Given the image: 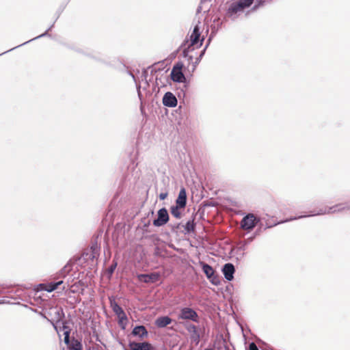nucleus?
Listing matches in <instances>:
<instances>
[{"label": "nucleus", "instance_id": "a878e982", "mask_svg": "<svg viewBox=\"0 0 350 350\" xmlns=\"http://www.w3.org/2000/svg\"><path fill=\"white\" fill-rule=\"evenodd\" d=\"M167 194L166 193H161L159 195V198L161 200H165L167 198Z\"/></svg>", "mask_w": 350, "mask_h": 350}, {"label": "nucleus", "instance_id": "1a4fd4ad", "mask_svg": "<svg viewBox=\"0 0 350 350\" xmlns=\"http://www.w3.org/2000/svg\"><path fill=\"white\" fill-rule=\"evenodd\" d=\"M201 264L203 272L205 273L206 277L210 280V281L213 284H217L218 283V279L214 275L215 271L213 267L208 265V264L204 262H202Z\"/></svg>", "mask_w": 350, "mask_h": 350}, {"label": "nucleus", "instance_id": "5701e85b", "mask_svg": "<svg viewBox=\"0 0 350 350\" xmlns=\"http://www.w3.org/2000/svg\"><path fill=\"white\" fill-rule=\"evenodd\" d=\"M117 267V262H113L108 269V272L111 275Z\"/></svg>", "mask_w": 350, "mask_h": 350}, {"label": "nucleus", "instance_id": "dca6fc26", "mask_svg": "<svg viewBox=\"0 0 350 350\" xmlns=\"http://www.w3.org/2000/svg\"><path fill=\"white\" fill-rule=\"evenodd\" d=\"M172 319L167 316L161 317L156 319L155 325L158 327H165V326L170 325L172 323Z\"/></svg>", "mask_w": 350, "mask_h": 350}, {"label": "nucleus", "instance_id": "0eeeda50", "mask_svg": "<svg viewBox=\"0 0 350 350\" xmlns=\"http://www.w3.org/2000/svg\"><path fill=\"white\" fill-rule=\"evenodd\" d=\"M257 223L256 217L253 214H248L241 222V227L245 230H252Z\"/></svg>", "mask_w": 350, "mask_h": 350}, {"label": "nucleus", "instance_id": "2eb2a0df", "mask_svg": "<svg viewBox=\"0 0 350 350\" xmlns=\"http://www.w3.org/2000/svg\"><path fill=\"white\" fill-rule=\"evenodd\" d=\"M62 283H63V281L61 280V281H59L57 282H51V283H49L47 284H40V286H42V290L46 291L49 293H51V292L55 291V289H57V287L59 285H61Z\"/></svg>", "mask_w": 350, "mask_h": 350}, {"label": "nucleus", "instance_id": "2f4dec72", "mask_svg": "<svg viewBox=\"0 0 350 350\" xmlns=\"http://www.w3.org/2000/svg\"><path fill=\"white\" fill-rule=\"evenodd\" d=\"M32 40H33V38H31V39H30V40H29L26 41V42H25L23 44H26V43H28V42H31V41H32Z\"/></svg>", "mask_w": 350, "mask_h": 350}, {"label": "nucleus", "instance_id": "c85d7f7f", "mask_svg": "<svg viewBox=\"0 0 350 350\" xmlns=\"http://www.w3.org/2000/svg\"><path fill=\"white\" fill-rule=\"evenodd\" d=\"M137 92H138V96L139 98H141V93H140V91H139V88L137 87Z\"/></svg>", "mask_w": 350, "mask_h": 350}, {"label": "nucleus", "instance_id": "f3484780", "mask_svg": "<svg viewBox=\"0 0 350 350\" xmlns=\"http://www.w3.org/2000/svg\"><path fill=\"white\" fill-rule=\"evenodd\" d=\"M132 334L134 336H139L142 338L148 335V332L143 325L136 326L132 331Z\"/></svg>", "mask_w": 350, "mask_h": 350}, {"label": "nucleus", "instance_id": "423d86ee", "mask_svg": "<svg viewBox=\"0 0 350 350\" xmlns=\"http://www.w3.org/2000/svg\"><path fill=\"white\" fill-rule=\"evenodd\" d=\"M169 220V215L165 208H162L158 211L157 219L153 221V225L154 226H162L165 225Z\"/></svg>", "mask_w": 350, "mask_h": 350}, {"label": "nucleus", "instance_id": "39448f33", "mask_svg": "<svg viewBox=\"0 0 350 350\" xmlns=\"http://www.w3.org/2000/svg\"><path fill=\"white\" fill-rule=\"evenodd\" d=\"M182 64H177L175 65L171 72L172 79L178 83H182L185 81V77L182 72Z\"/></svg>", "mask_w": 350, "mask_h": 350}, {"label": "nucleus", "instance_id": "393cba45", "mask_svg": "<svg viewBox=\"0 0 350 350\" xmlns=\"http://www.w3.org/2000/svg\"><path fill=\"white\" fill-rule=\"evenodd\" d=\"M249 350H258V349L255 343L252 342L249 345Z\"/></svg>", "mask_w": 350, "mask_h": 350}, {"label": "nucleus", "instance_id": "c9c22d12", "mask_svg": "<svg viewBox=\"0 0 350 350\" xmlns=\"http://www.w3.org/2000/svg\"><path fill=\"white\" fill-rule=\"evenodd\" d=\"M125 350H128V349H125Z\"/></svg>", "mask_w": 350, "mask_h": 350}, {"label": "nucleus", "instance_id": "bb28decb", "mask_svg": "<svg viewBox=\"0 0 350 350\" xmlns=\"http://www.w3.org/2000/svg\"><path fill=\"white\" fill-rule=\"evenodd\" d=\"M58 323H59V322H57V323H56V324H54L53 323H52V324H53V327H54L55 329L57 332H59L58 325H57Z\"/></svg>", "mask_w": 350, "mask_h": 350}, {"label": "nucleus", "instance_id": "9d476101", "mask_svg": "<svg viewBox=\"0 0 350 350\" xmlns=\"http://www.w3.org/2000/svg\"><path fill=\"white\" fill-rule=\"evenodd\" d=\"M163 103L166 107H174L177 105V99L172 92H168L163 96Z\"/></svg>", "mask_w": 350, "mask_h": 350}, {"label": "nucleus", "instance_id": "6ab92c4d", "mask_svg": "<svg viewBox=\"0 0 350 350\" xmlns=\"http://www.w3.org/2000/svg\"><path fill=\"white\" fill-rule=\"evenodd\" d=\"M180 208H181L178 206H172L170 208V212L172 216L177 219H180L181 217V213L180 211Z\"/></svg>", "mask_w": 350, "mask_h": 350}, {"label": "nucleus", "instance_id": "4468645a", "mask_svg": "<svg viewBox=\"0 0 350 350\" xmlns=\"http://www.w3.org/2000/svg\"><path fill=\"white\" fill-rule=\"evenodd\" d=\"M187 203V196L184 189H181L179 192L178 198L176 200V205L180 208H185Z\"/></svg>", "mask_w": 350, "mask_h": 350}, {"label": "nucleus", "instance_id": "7ed1b4c3", "mask_svg": "<svg viewBox=\"0 0 350 350\" xmlns=\"http://www.w3.org/2000/svg\"><path fill=\"white\" fill-rule=\"evenodd\" d=\"M113 311L118 318V324L120 327L124 329L127 325V317L122 308L116 303L111 304Z\"/></svg>", "mask_w": 350, "mask_h": 350}, {"label": "nucleus", "instance_id": "ddd939ff", "mask_svg": "<svg viewBox=\"0 0 350 350\" xmlns=\"http://www.w3.org/2000/svg\"><path fill=\"white\" fill-rule=\"evenodd\" d=\"M234 271H235L234 267L231 263H227V264L224 265V266L222 269V271L224 275V277L228 281H231L233 279V278H234L233 275L234 273Z\"/></svg>", "mask_w": 350, "mask_h": 350}, {"label": "nucleus", "instance_id": "c756f323", "mask_svg": "<svg viewBox=\"0 0 350 350\" xmlns=\"http://www.w3.org/2000/svg\"><path fill=\"white\" fill-rule=\"evenodd\" d=\"M46 34V32H45L44 33H42V35H40V36H38V37H36V38H40V37H42V36H45ZM34 39H36V38H35Z\"/></svg>", "mask_w": 350, "mask_h": 350}, {"label": "nucleus", "instance_id": "f8f14e48", "mask_svg": "<svg viewBox=\"0 0 350 350\" xmlns=\"http://www.w3.org/2000/svg\"><path fill=\"white\" fill-rule=\"evenodd\" d=\"M160 274L159 273H152L150 274H140L138 275L139 281L146 283L155 282L159 280Z\"/></svg>", "mask_w": 350, "mask_h": 350}, {"label": "nucleus", "instance_id": "4be33fe9", "mask_svg": "<svg viewBox=\"0 0 350 350\" xmlns=\"http://www.w3.org/2000/svg\"><path fill=\"white\" fill-rule=\"evenodd\" d=\"M185 229L187 232L193 231L194 230L193 221H188L185 225Z\"/></svg>", "mask_w": 350, "mask_h": 350}, {"label": "nucleus", "instance_id": "412c9836", "mask_svg": "<svg viewBox=\"0 0 350 350\" xmlns=\"http://www.w3.org/2000/svg\"><path fill=\"white\" fill-rule=\"evenodd\" d=\"M62 329L64 331V342L67 345L69 344L70 340H69V334H70V330L68 329L67 326L62 323Z\"/></svg>", "mask_w": 350, "mask_h": 350}, {"label": "nucleus", "instance_id": "f03ea898", "mask_svg": "<svg viewBox=\"0 0 350 350\" xmlns=\"http://www.w3.org/2000/svg\"><path fill=\"white\" fill-rule=\"evenodd\" d=\"M254 0H238L231 3L228 8V13L232 16L242 12L245 8L250 7Z\"/></svg>", "mask_w": 350, "mask_h": 350}, {"label": "nucleus", "instance_id": "f704fd0d", "mask_svg": "<svg viewBox=\"0 0 350 350\" xmlns=\"http://www.w3.org/2000/svg\"><path fill=\"white\" fill-rule=\"evenodd\" d=\"M32 40H33V38H31V39H30V40H29L26 41V42H25L23 44H26V43H28V42H31V41H32Z\"/></svg>", "mask_w": 350, "mask_h": 350}, {"label": "nucleus", "instance_id": "6e6552de", "mask_svg": "<svg viewBox=\"0 0 350 350\" xmlns=\"http://www.w3.org/2000/svg\"><path fill=\"white\" fill-rule=\"evenodd\" d=\"M185 328L190 334L191 340L196 344L200 342V335L197 327L193 324L187 323L185 325Z\"/></svg>", "mask_w": 350, "mask_h": 350}, {"label": "nucleus", "instance_id": "a211bd4d", "mask_svg": "<svg viewBox=\"0 0 350 350\" xmlns=\"http://www.w3.org/2000/svg\"><path fill=\"white\" fill-rule=\"evenodd\" d=\"M344 208H345V207L343 206H342L341 204H339V205L331 206L327 210L321 211V213H317V215L334 213L336 212H339V211L343 210ZM312 215H316V214H313Z\"/></svg>", "mask_w": 350, "mask_h": 350}, {"label": "nucleus", "instance_id": "9b49d317", "mask_svg": "<svg viewBox=\"0 0 350 350\" xmlns=\"http://www.w3.org/2000/svg\"><path fill=\"white\" fill-rule=\"evenodd\" d=\"M129 347L131 350H152L153 347L151 344L144 342H130L129 344Z\"/></svg>", "mask_w": 350, "mask_h": 350}, {"label": "nucleus", "instance_id": "aec40b11", "mask_svg": "<svg viewBox=\"0 0 350 350\" xmlns=\"http://www.w3.org/2000/svg\"><path fill=\"white\" fill-rule=\"evenodd\" d=\"M69 349L70 350H82V345L78 340H72L70 344Z\"/></svg>", "mask_w": 350, "mask_h": 350}, {"label": "nucleus", "instance_id": "20e7f679", "mask_svg": "<svg viewBox=\"0 0 350 350\" xmlns=\"http://www.w3.org/2000/svg\"><path fill=\"white\" fill-rule=\"evenodd\" d=\"M178 319L183 320H191L194 322H198V315L197 312L190 308H183L180 310Z\"/></svg>", "mask_w": 350, "mask_h": 350}, {"label": "nucleus", "instance_id": "7c9ffc66", "mask_svg": "<svg viewBox=\"0 0 350 350\" xmlns=\"http://www.w3.org/2000/svg\"><path fill=\"white\" fill-rule=\"evenodd\" d=\"M32 40H33V38H31V39H30V40H29L26 41V42H25L23 44H26V43H28V42H31V41H32Z\"/></svg>", "mask_w": 350, "mask_h": 350}, {"label": "nucleus", "instance_id": "b1692460", "mask_svg": "<svg viewBox=\"0 0 350 350\" xmlns=\"http://www.w3.org/2000/svg\"><path fill=\"white\" fill-rule=\"evenodd\" d=\"M210 40H211L209 39V40H208V43L206 44V46H205V48H204V50L201 52V53H200V55L199 57H198V59H197L196 63H198V62H200V59H201V58H202V57L204 55V53H205V50H206V49L208 47V44H209V42H210Z\"/></svg>", "mask_w": 350, "mask_h": 350}, {"label": "nucleus", "instance_id": "72a5a7b5", "mask_svg": "<svg viewBox=\"0 0 350 350\" xmlns=\"http://www.w3.org/2000/svg\"><path fill=\"white\" fill-rule=\"evenodd\" d=\"M32 40H33V38H31V39H30V40H29L26 41V42H25L23 44H26V43H28V42H31V41H32Z\"/></svg>", "mask_w": 350, "mask_h": 350}, {"label": "nucleus", "instance_id": "f257e3e1", "mask_svg": "<svg viewBox=\"0 0 350 350\" xmlns=\"http://www.w3.org/2000/svg\"><path fill=\"white\" fill-rule=\"evenodd\" d=\"M203 40V37L200 38V27L196 25L189 36V40H187L184 44L185 49L183 52V56L191 59L193 57L189 55V53L195 49L200 48L202 44Z\"/></svg>", "mask_w": 350, "mask_h": 350}, {"label": "nucleus", "instance_id": "473e14b6", "mask_svg": "<svg viewBox=\"0 0 350 350\" xmlns=\"http://www.w3.org/2000/svg\"><path fill=\"white\" fill-rule=\"evenodd\" d=\"M32 40H33V38H31V39H30V40H29L26 41V42H25L23 44H26V43H28V42H31V41H32Z\"/></svg>", "mask_w": 350, "mask_h": 350}, {"label": "nucleus", "instance_id": "cd10ccee", "mask_svg": "<svg viewBox=\"0 0 350 350\" xmlns=\"http://www.w3.org/2000/svg\"><path fill=\"white\" fill-rule=\"evenodd\" d=\"M306 216H304V215H301V216H299L298 217H295V218H291L290 219H288V221H291V220H293V219H299V218H303V217H305ZM286 221H287V220H286Z\"/></svg>", "mask_w": 350, "mask_h": 350}]
</instances>
